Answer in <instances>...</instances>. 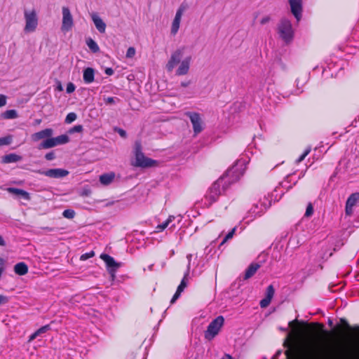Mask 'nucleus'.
<instances>
[{"label": "nucleus", "mask_w": 359, "mask_h": 359, "mask_svg": "<svg viewBox=\"0 0 359 359\" xmlns=\"http://www.w3.org/2000/svg\"><path fill=\"white\" fill-rule=\"evenodd\" d=\"M292 329L283 342L287 359H314V323L294 319L289 323Z\"/></svg>", "instance_id": "obj_1"}, {"label": "nucleus", "mask_w": 359, "mask_h": 359, "mask_svg": "<svg viewBox=\"0 0 359 359\" xmlns=\"http://www.w3.org/2000/svg\"><path fill=\"white\" fill-rule=\"evenodd\" d=\"M245 163L244 160H238L224 175L209 187L204 196L205 205L210 207L231 184L237 182L243 176L245 169L243 167Z\"/></svg>", "instance_id": "obj_2"}, {"label": "nucleus", "mask_w": 359, "mask_h": 359, "mask_svg": "<svg viewBox=\"0 0 359 359\" xmlns=\"http://www.w3.org/2000/svg\"><path fill=\"white\" fill-rule=\"evenodd\" d=\"M135 163L134 165L140 168H151L157 165V161L146 157L142 151V145L140 142L135 144Z\"/></svg>", "instance_id": "obj_3"}, {"label": "nucleus", "mask_w": 359, "mask_h": 359, "mask_svg": "<svg viewBox=\"0 0 359 359\" xmlns=\"http://www.w3.org/2000/svg\"><path fill=\"white\" fill-rule=\"evenodd\" d=\"M280 37L286 43H290L294 37V32L290 20L283 18L278 25Z\"/></svg>", "instance_id": "obj_4"}, {"label": "nucleus", "mask_w": 359, "mask_h": 359, "mask_svg": "<svg viewBox=\"0 0 359 359\" xmlns=\"http://www.w3.org/2000/svg\"><path fill=\"white\" fill-rule=\"evenodd\" d=\"M224 322V318L222 316H219L215 318L208 326L206 331L204 333V337L206 339L210 341L216 335L218 334L221 327Z\"/></svg>", "instance_id": "obj_5"}, {"label": "nucleus", "mask_w": 359, "mask_h": 359, "mask_svg": "<svg viewBox=\"0 0 359 359\" xmlns=\"http://www.w3.org/2000/svg\"><path fill=\"white\" fill-rule=\"evenodd\" d=\"M69 141L70 140L67 135H61L55 137L44 140L39 144L38 148L39 149H47L58 145L65 144Z\"/></svg>", "instance_id": "obj_6"}, {"label": "nucleus", "mask_w": 359, "mask_h": 359, "mask_svg": "<svg viewBox=\"0 0 359 359\" xmlns=\"http://www.w3.org/2000/svg\"><path fill=\"white\" fill-rule=\"evenodd\" d=\"M271 201L266 197H264V201L260 202V203L254 204L248 212L250 215L248 217H252L250 221H252L257 216H261L262 214L271 206Z\"/></svg>", "instance_id": "obj_7"}, {"label": "nucleus", "mask_w": 359, "mask_h": 359, "mask_svg": "<svg viewBox=\"0 0 359 359\" xmlns=\"http://www.w3.org/2000/svg\"><path fill=\"white\" fill-rule=\"evenodd\" d=\"M185 116L189 117L193 126V130L194 136L201 133L203 129V122L201 118V116L197 112L187 111L185 113Z\"/></svg>", "instance_id": "obj_8"}, {"label": "nucleus", "mask_w": 359, "mask_h": 359, "mask_svg": "<svg viewBox=\"0 0 359 359\" xmlns=\"http://www.w3.org/2000/svg\"><path fill=\"white\" fill-rule=\"evenodd\" d=\"M24 14L26 22L25 31L27 32H34L38 25V19L36 17V11L34 10L31 11L25 10Z\"/></svg>", "instance_id": "obj_9"}, {"label": "nucleus", "mask_w": 359, "mask_h": 359, "mask_svg": "<svg viewBox=\"0 0 359 359\" xmlns=\"http://www.w3.org/2000/svg\"><path fill=\"white\" fill-rule=\"evenodd\" d=\"M100 258L105 262L107 271L114 280L116 277V271L121 266V263L116 262L111 256L104 253L100 255Z\"/></svg>", "instance_id": "obj_10"}, {"label": "nucleus", "mask_w": 359, "mask_h": 359, "mask_svg": "<svg viewBox=\"0 0 359 359\" xmlns=\"http://www.w3.org/2000/svg\"><path fill=\"white\" fill-rule=\"evenodd\" d=\"M38 172L41 175L55 179L65 177L69 174L68 170L62 168H52L47 170H39Z\"/></svg>", "instance_id": "obj_11"}, {"label": "nucleus", "mask_w": 359, "mask_h": 359, "mask_svg": "<svg viewBox=\"0 0 359 359\" xmlns=\"http://www.w3.org/2000/svg\"><path fill=\"white\" fill-rule=\"evenodd\" d=\"M183 48H178L172 53L170 60L166 65L168 72H171L174 67L180 62L183 55Z\"/></svg>", "instance_id": "obj_12"}, {"label": "nucleus", "mask_w": 359, "mask_h": 359, "mask_svg": "<svg viewBox=\"0 0 359 359\" xmlns=\"http://www.w3.org/2000/svg\"><path fill=\"white\" fill-rule=\"evenodd\" d=\"M73 24V18L70 10L67 7H63L62 29L63 31H69L72 29Z\"/></svg>", "instance_id": "obj_13"}, {"label": "nucleus", "mask_w": 359, "mask_h": 359, "mask_svg": "<svg viewBox=\"0 0 359 359\" xmlns=\"http://www.w3.org/2000/svg\"><path fill=\"white\" fill-rule=\"evenodd\" d=\"M291 13L299 22L302 18V0H288Z\"/></svg>", "instance_id": "obj_14"}, {"label": "nucleus", "mask_w": 359, "mask_h": 359, "mask_svg": "<svg viewBox=\"0 0 359 359\" xmlns=\"http://www.w3.org/2000/svg\"><path fill=\"white\" fill-rule=\"evenodd\" d=\"M359 201V192L353 193L350 195L346 203V215L351 216L353 212V206Z\"/></svg>", "instance_id": "obj_15"}, {"label": "nucleus", "mask_w": 359, "mask_h": 359, "mask_svg": "<svg viewBox=\"0 0 359 359\" xmlns=\"http://www.w3.org/2000/svg\"><path fill=\"white\" fill-rule=\"evenodd\" d=\"M53 134V130L52 128H46L37 133L32 135V140L34 142H37L42 139H49Z\"/></svg>", "instance_id": "obj_16"}, {"label": "nucleus", "mask_w": 359, "mask_h": 359, "mask_svg": "<svg viewBox=\"0 0 359 359\" xmlns=\"http://www.w3.org/2000/svg\"><path fill=\"white\" fill-rule=\"evenodd\" d=\"M191 60V57L188 56L185 57L180 63L179 67L176 71V75L182 76L185 75L189 72L190 67V62Z\"/></svg>", "instance_id": "obj_17"}, {"label": "nucleus", "mask_w": 359, "mask_h": 359, "mask_svg": "<svg viewBox=\"0 0 359 359\" xmlns=\"http://www.w3.org/2000/svg\"><path fill=\"white\" fill-rule=\"evenodd\" d=\"M83 79L86 83H91L95 79V69L92 67H87L83 69Z\"/></svg>", "instance_id": "obj_18"}, {"label": "nucleus", "mask_w": 359, "mask_h": 359, "mask_svg": "<svg viewBox=\"0 0 359 359\" xmlns=\"http://www.w3.org/2000/svg\"><path fill=\"white\" fill-rule=\"evenodd\" d=\"M260 264L258 263H252L250 264V266L247 268L245 272V275L243 277V280H248L250 278L252 277L256 271L259 269Z\"/></svg>", "instance_id": "obj_19"}, {"label": "nucleus", "mask_w": 359, "mask_h": 359, "mask_svg": "<svg viewBox=\"0 0 359 359\" xmlns=\"http://www.w3.org/2000/svg\"><path fill=\"white\" fill-rule=\"evenodd\" d=\"M92 20L98 32L101 34L104 33L106 29V24L104 22L96 15L92 16Z\"/></svg>", "instance_id": "obj_20"}, {"label": "nucleus", "mask_w": 359, "mask_h": 359, "mask_svg": "<svg viewBox=\"0 0 359 359\" xmlns=\"http://www.w3.org/2000/svg\"><path fill=\"white\" fill-rule=\"evenodd\" d=\"M22 159V157L16 154L12 153L9 154H6L2 158V163H11L20 161Z\"/></svg>", "instance_id": "obj_21"}, {"label": "nucleus", "mask_w": 359, "mask_h": 359, "mask_svg": "<svg viewBox=\"0 0 359 359\" xmlns=\"http://www.w3.org/2000/svg\"><path fill=\"white\" fill-rule=\"evenodd\" d=\"M8 190L10 193L17 195L25 200L29 201L30 199L29 194L23 189L11 187Z\"/></svg>", "instance_id": "obj_22"}, {"label": "nucleus", "mask_w": 359, "mask_h": 359, "mask_svg": "<svg viewBox=\"0 0 359 359\" xmlns=\"http://www.w3.org/2000/svg\"><path fill=\"white\" fill-rule=\"evenodd\" d=\"M313 212H314V210H313V203L311 202H309L307 205L306 212H305L303 217L300 220L299 225L303 226L304 224L306 222L307 219L313 215Z\"/></svg>", "instance_id": "obj_23"}, {"label": "nucleus", "mask_w": 359, "mask_h": 359, "mask_svg": "<svg viewBox=\"0 0 359 359\" xmlns=\"http://www.w3.org/2000/svg\"><path fill=\"white\" fill-rule=\"evenodd\" d=\"M14 271L19 276H24L28 272V266L25 262H19L15 265Z\"/></svg>", "instance_id": "obj_24"}, {"label": "nucleus", "mask_w": 359, "mask_h": 359, "mask_svg": "<svg viewBox=\"0 0 359 359\" xmlns=\"http://www.w3.org/2000/svg\"><path fill=\"white\" fill-rule=\"evenodd\" d=\"M115 178L114 172H108L100 176V182L102 184L109 185Z\"/></svg>", "instance_id": "obj_25"}, {"label": "nucleus", "mask_w": 359, "mask_h": 359, "mask_svg": "<svg viewBox=\"0 0 359 359\" xmlns=\"http://www.w3.org/2000/svg\"><path fill=\"white\" fill-rule=\"evenodd\" d=\"M326 63H327V67L322 65L320 67V69L322 71L323 76L327 78L329 76H333V73L331 72V69H332V67L334 66V65L332 62L328 63L326 62ZM318 69H320V67L318 66H316V70H317Z\"/></svg>", "instance_id": "obj_26"}, {"label": "nucleus", "mask_w": 359, "mask_h": 359, "mask_svg": "<svg viewBox=\"0 0 359 359\" xmlns=\"http://www.w3.org/2000/svg\"><path fill=\"white\" fill-rule=\"evenodd\" d=\"M190 271V265H187V269L186 272L184 273V277L182 280H181L180 284L178 285L177 290H178L180 292H182L184 290V288L187 286V279L188 276L189 275Z\"/></svg>", "instance_id": "obj_27"}, {"label": "nucleus", "mask_w": 359, "mask_h": 359, "mask_svg": "<svg viewBox=\"0 0 359 359\" xmlns=\"http://www.w3.org/2000/svg\"><path fill=\"white\" fill-rule=\"evenodd\" d=\"M86 44L93 53H96L99 52L100 48L97 43L91 38L86 39Z\"/></svg>", "instance_id": "obj_28"}, {"label": "nucleus", "mask_w": 359, "mask_h": 359, "mask_svg": "<svg viewBox=\"0 0 359 359\" xmlns=\"http://www.w3.org/2000/svg\"><path fill=\"white\" fill-rule=\"evenodd\" d=\"M2 117L5 119H14L18 117V112L15 109H8L2 114Z\"/></svg>", "instance_id": "obj_29"}, {"label": "nucleus", "mask_w": 359, "mask_h": 359, "mask_svg": "<svg viewBox=\"0 0 359 359\" xmlns=\"http://www.w3.org/2000/svg\"><path fill=\"white\" fill-rule=\"evenodd\" d=\"M13 137L11 135H7L5 137H0V147L4 145H9L11 144Z\"/></svg>", "instance_id": "obj_30"}, {"label": "nucleus", "mask_w": 359, "mask_h": 359, "mask_svg": "<svg viewBox=\"0 0 359 359\" xmlns=\"http://www.w3.org/2000/svg\"><path fill=\"white\" fill-rule=\"evenodd\" d=\"M180 20H175V19L173 20L172 23V27H171V34L172 35H175L177 33L179 28H180Z\"/></svg>", "instance_id": "obj_31"}, {"label": "nucleus", "mask_w": 359, "mask_h": 359, "mask_svg": "<svg viewBox=\"0 0 359 359\" xmlns=\"http://www.w3.org/2000/svg\"><path fill=\"white\" fill-rule=\"evenodd\" d=\"M76 118H77V115L76 113L70 112L67 115L65 122L66 123L69 124V123H72L73 121H74L76 119Z\"/></svg>", "instance_id": "obj_32"}, {"label": "nucleus", "mask_w": 359, "mask_h": 359, "mask_svg": "<svg viewBox=\"0 0 359 359\" xmlns=\"http://www.w3.org/2000/svg\"><path fill=\"white\" fill-rule=\"evenodd\" d=\"M62 215L64 217L67 219H72L75 216V212L74 210L72 209H67L65 210L62 212Z\"/></svg>", "instance_id": "obj_33"}, {"label": "nucleus", "mask_w": 359, "mask_h": 359, "mask_svg": "<svg viewBox=\"0 0 359 359\" xmlns=\"http://www.w3.org/2000/svg\"><path fill=\"white\" fill-rule=\"evenodd\" d=\"M236 230V227L233 228L224 237L223 241L219 245V247L222 246L224 243H226L228 240L232 238L233 234L235 233V231Z\"/></svg>", "instance_id": "obj_34"}, {"label": "nucleus", "mask_w": 359, "mask_h": 359, "mask_svg": "<svg viewBox=\"0 0 359 359\" xmlns=\"http://www.w3.org/2000/svg\"><path fill=\"white\" fill-rule=\"evenodd\" d=\"M311 146L308 147L304 153L296 160V163H299L301 161H302L305 157L311 152Z\"/></svg>", "instance_id": "obj_35"}, {"label": "nucleus", "mask_w": 359, "mask_h": 359, "mask_svg": "<svg viewBox=\"0 0 359 359\" xmlns=\"http://www.w3.org/2000/svg\"><path fill=\"white\" fill-rule=\"evenodd\" d=\"M83 130V127L82 125H76V126H74V127L71 128L69 130H68V133L69 134H74L75 133H81Z\"/></svg>", "instance_id": "obj_36"}, {"label": "nucleus", "mask_w": 359, "mask_h": 359, "mask_svg": "<svg viewBox=\"0 0 359 359\" xmlns=\"http://www.w3.org/2000/svg\"><path fill=\"white\" fill-rule=\"evenodd\" d=\"M50 330V325H46L41 327L39 329H38L36 331V333L39 337V336L41 335L42 334L46 333V332H48Z\"/></svg>", "instance_id": "obj_37"}, {"label": "nucleus", "mask_w": 359, "mask_h": 359, "mask_svg": "<svg viewBox=\"0 0 359 359\" xmlns=\"http://www.w3.org/2000/svg\"><path fill=\"white\" fill-rule=\"evenodd\" d=\"M274 293H275L274 287L272 285H270L266 288L265 297H269L272 299V298L274 295Z\"/></svg>", "instance_id": "obj_38"}, {"label": "nucleus", "mask_w": 359, "mask_h": 359, "mask_svg": "<svg viewBox=\"0 0 359 359\" xmlns=\"http://www.w3.org/2000/svg\"><path fill=\"white\" fill-rule=\"evenodd\" d=\"M184 10L185 8L182 5H181L177 9L174 19L181 21V18Z\"/></svg>", "instance_id": "obj_39"}, {"label": "nucleus", "mask_w": 359, "mask_h": 359, "mask_svg": "<svg viewBox=\"0 0 359 359\" xmlns=\"http://www.w3.org/2000/svg\"><path fill=\"white\" fill-rule=\"evenodd\" d=\"M184 10L185 8L182 5H181L177 9L174 19L181 21V18Z\"/></svg>", "instance_id": "obj_40"}, {"label": "nucleus", "mask_w": 359, "mask_h": 359, "mask_svg": "<svg viewBox=\"0 0 359 359\" xmlns=\"http://www.w3.org/2000/svg\"><path fill=\"white\" fill-rule=\"evenodd\" d=\"M271 301V299L265 297L259 302V305H260L261 308H266V307H267L269 305Z\"/></svg>", "instance_id": "obj_41"}, {"label": "nucleus", "mask_w": 359, "mask_h": 359, "mask_svg": "<svg viewBox=\"0 0 359 359\" xmlns=\"http://www.w3.org/2000/svg\"><path fill=\"white\" fill-rule=\"evenodd\" d=\"M94 256H95V252H94V251L91 250L89 252L83 254L81 256L80 259L82 261H85V260H87L88 259H90V258L94 257Z\"/></svg>", "instance_id": "obj_42"}, {"label": "nucleus", "mask_w": 359, "mask_h": 359, "mask_svg": "<svg viewBox=\"0 0 359 359\" xmlns=\"http://www.w3.org/2000/svg\"><path fill=\"white\" fill-rule=\"evenodd\" d=\"M114 131L116 132L121 137L126 138L127 137V133L125 130L116 127L114 128Z\"/></svg>", "instance_id": "obj_43"}, {"label": "nucleus", "mask_w": 359, "mask_h": 359, "mask_svg": "<svg viewBox=\"0 0 359 359\" xmlns=\"http://www.w3.org/2000/svg\"><path fill=\"white\" fill-rule=\"evenodd\" d=\"M75 85L73 83L69 82L67 85L66 92L68 94L72 93L75 90Z\"/></svg>", "instance_id": "obj_44"}, {"label": "nucleus", "mask_w": 359, "mask_h": 359, "mask_svg": "<svg viewBox=\"0 0 359 359\" xmlns=\"http://www.w3.org/2000/svg\"><path fill=\"white\" fill-rule=\"evenodd\" d=\"M104 102L107 104H112L116 102V100L119 101V99L118 97H108L107 98H104Z\"/></svg>", "instance_id": "obj_45"}, {"label": "nucleus", "mask_w": 359, "mask_h": 359, "mask_svg": "<svg viewBox=\"0 0 359 359\" xmlns=\"http://www.w3.org/2000/svg\"><path fill=\"white\" fill-rule=\"evenodd\" d=\"M332 255V252H330V249L326 248V250L323 252V254H319V256L321 259H327L329 257Z\"/></svg>", "instance_id": "obj_46"}, {"label": "nucleus", "mask_w": 359, "mask_h": 359, "mask_svg": "<svg viewBox=\"0 0 359 359\" xmlns=\"http://www.w3.org/2000/svg\"><path fill=\"white\" fill-rule=\"evenodd\" d=\"M135 54V49L133 47H130L128 48L126 52L127 57H133Z\"/></svg>", "instance_id": "obj_47"}, {"label": "nucleus", "mask_w": 359, "mask_h": 359, "mask_svg": "<svg viewBox=\"0 0 359 359\" xmlns=\"http://www.w3.org/2000/svg\"><path fill=\"white\" fill-rule=\"evenodd\" d=\"M168 226V222H163L162 224H158L157 226H156V229H157V231L158 232H160V231H162L163 230H164L167 226Z\"/></svg>", "instance_id": "obj_48"}, {"label": "nucleus", "mask_w": 359, "mask_h": 359, "mask_svg": "<svg viewBox=\"0 0 359 359\" xmlns=\"http://www.w3.org/2000/svg\"><path fill=\"white\" fill-rule=\"evenodd\" d=\"M45 158L47 161H52L55 158V154L53 151H50L45 155Z\"/></svg>", "instance_id": "obj_49"}, {"label": "nucleus", "mask_w": 359, "mask_h": 359, "mask_svg": "<svg viewBox=\"0 0 359 359\" xmlns=\"http://www.w3.org/2000/svg\"><path fill=\"white\" fill-rule=\"evenodd\" d=\"M181 293L180 292H179L178 290H177L175 293V294L173 295L172 298L170 300V304H173L175 302V301L180 297L181 295Z\"/></svg>", "instance_id": "obj_50"}, {"label": "nucleus", "mask_w": 359, "mask_h": 359, "mask_svg": "<svg viewBox=\"0 0 359 359\" xmlns=\"http://www.w3.org/2000/svg\"><path fill=\"white\" fill-rule=\"evenodd\" d=\"M6 104V96L4 95H0V107H4Z\"/></svg>", "instance_id": "obj_51"}, {"label": "nucleus", "mask_w": 359, "mask_h": 359, "mask_svg": "<svg viewBox=\"0 0 359 359\" xmlns=\"http://www.w3.org/2000/svg\"><path fill=\"white\" fill-rule=\"evenodd\" d=\"M8 302V298L6 296L0 294V305L6 304Z\"/></svg>", "instance_id": "obj_52"}, {"label": "nucleus", "mask_w": 359, "mask_h": 359, "mask_svg": "<svg viewBox=\"0 0 359 359\" xmlns=\"http://www.w3.org/2000/svg\"><path fill=\"white\" fill-rule=\"evenodd\" d=\"M271 20V18L269 16H266V17H264L261 21H260V23L262 25H265L266 24L267 22H269V21Z\"/></svg>", "instance_id": "obj_53"}, {"label": "nucleus", "mask_w": 359, "mask_h": 359, "mask_svg": "<svg viewBox=\"0 0 359 359\" xmlns=\"http://www.w3.org/2000/svg\"><path fill=\"white\" fill-rule=\"evenodd\" d=\"M104 72L107 75L111 76L114 74V71L111 67H107L105 69Z\"/></svg>", "instance_id": "obj_54"}, {"label": "nucleus", "mask_w": 359, "mask_h": 359, "mask_svg": "<svg viewBox=\"0 0 359 359\" xmlns=\"http://www.w3.org/2000/svg\"><path fill=\"white\" fill-rule=\"evenodd\" d=\"M191 83V81L189 80V81H185L181 82L180 86L183 88H186V87L189 86Z\"/></svg>", "instance_id": "obj_55"}, {"label": "nucleus", "mask_w": 359, "mask_h": 359, "mask_svg": "<svg viewBox=\"0 0 359 359\" xmlns=\"http://www.w3.org/2000/svg\"><path fill=\"white\" fill-rule=\"evenodd\" d=\"M57 86H56V90H57L58 91H62L63 90V87L62 86V83L60 81H57Z\"/></svg>", "instance_id": "obj_56"}, {"label": "nucleus", "mask_w": 359, "mask_h": 359, "mask_svg": "<svg viewBox=\"0 0 359 359\" xmlns=\"http://www.w3.org/2000/svg\"><path fill=\"white\" fill-rule=\"evenodd\" d=\"M281 353H282V351L281 350L277 351L276 354L272 357V359H278L280 355H281Z\"/></svg>", "instance_id": "obj_57"}, {"label": "nucleus", "mask_w": 359, "mask_h": 359, "mask_svg": "<svg viewBox=\"0 0 359 359\" xmlns=\"http://www.w3.org/2000/svg\"><path fill=\"white\" fill-rule=\"evenodd\" d=\"M37 337H38V335L36 334V332H34L33 334H32L29 336V341H32L34 340Z\"/></svg>", "instance_id": "obj_58"}, {"label": "nucleus", "mask_w": 359, "mask_h": 359, "mask_svg": "<svg viewBox=\"0 0 359 359\" xmlns=\"http://www.w3.org/2000/svg\"><path fill=\"white\" fill-rule=\"evenodd\" d=\"M43 229L46 230L47 231H49V232H52L55 230V228L46 226V227H43Z\"/></svg>", "instance_id": "obj_59"}, {"label": "nucleus", "mask_w": 359, "mask_h": 359, "mask_svg": "<svg viewBox=\"0 0 359 359\" xmlns=\"http://www.w3.org/2000/svg\"><path fill=\"white\" fill-rule=\"evenodd\" d=\"M6 245V241H4V238L0 235V245L5 246Z\"/></svg>", "instance_id": "obj_60"}, {"label": "nucleus", "mask_w": 359, "mask_h": 359, "mask_svg": "<svg viewBox=\"0 0 359 359\" xmlns=\"http://www.w3.org/2000/svg\"><path fill=\"white\" fill-rule=\"evenodd\" d=\"M175 219L174 216H169V217L165 220L168 222V224Z\"/></svg>", "instance_id": "obj_61"}, {"label": "nucleus", "mask_w": 359, "mask_h": 359, "mask_svg": "<svg viewBox=\"0 0 359 359\" xmlns=\"http://www.w3.org/2000/svg\"><path fill=\"white\" fill-rule=\"evenodd\" d=\"M4 263L5 260L2 257H0V267H4Z\"/></svg>", "instance_id": "obj_62"}, {"label": "nucleus", "mask_w": 359, "mask_h": 359, "mask_svg": "<svg viewBox=\"0 0 359 359\" xmlns=\"http://www.w3.org/2000/svg\"><path fill=\"white\" fill-rule=\"evenodd\" d=\"M191 255H188L187 256V258L189 259V264L190 265V261H191Z\"/></svg>", "instance_id": "obj_63"}, {"label": "nucleus", "mask_w": 359, "mask_h": 359, "mask_svg": "<svg viewBox=\"0 0 359 359\" xmlns=\"http://www.w3.org/2000/svg\"><path fill=\"white\" fill-rule=\"evenodd\" d=\"M153 266H154V265H153V264H151V265H150V266H149V270H152V267H153Z\"/></svg>", "instance_id": "obj_64"}]
</instances>
